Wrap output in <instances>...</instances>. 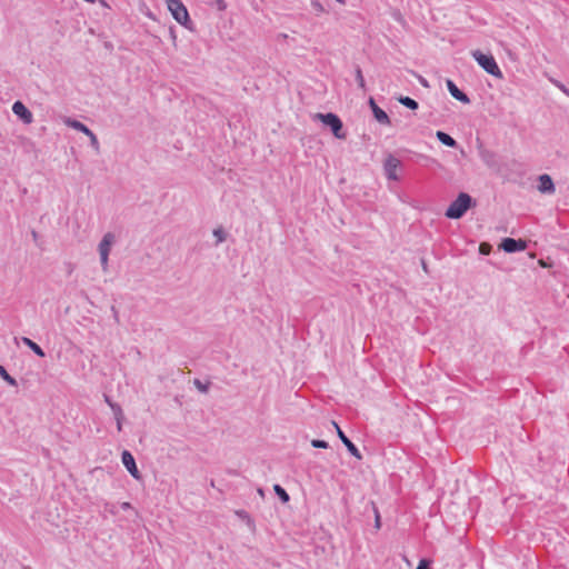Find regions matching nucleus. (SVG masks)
I'll use <instances>...</instances> for the list:
<instances>
[{
    "instance_id": "36",
    "label": "nucleus",
    "mask_w": 569,
    "mask_h": 569,
    "mask_svg": "<svg viewBox=\"0 0 569 569\" xmlns=\"http://www.w3.org/2000/svg\"><path fill=\"white\" fill-rule=\"evenodd\" d=\"M170 37H171V39H172L173 41H176V38H177V37H176L174 29H173L172 27L170 28Z\"/></svg>"
},
{
    "instance_id": "1",
    "label": "nucleus",
    "mask_w": 569,
    "mask_h": 569,
    "mask_svg": "<svg viewBox=\"0 0 569 569\" xmlns=\"http://www.w3.org/2000/svg\"><path fill=\"white\" fill-rule=\"evenodd\" d=\"M476 200L469 193L460 192L446 209L445 216L449 219L458 220L462 218L469 209L476 207Z\"/></svg>"
},
{
    "instance_id": "6",
    "label": "nucleus",
    "mask_w": 569,
    "mask_h": 569,
    "mask_svg": "<svg viewBox=\"0 0 569 569\" xmlns=\"http://www.w3.org/2000/svg\"><path fill=\"white\" fill-rule=\"evenodd\" d=\"M402 168L401 161L393 154L389 153L383 161V170L387 179L398 181L397 170Z\"/></svg>"
},
{
    "instance_id": "4",
    "label": "nucleus",
    "mask_w": 569,
    "mask_h": 569,
    "mask_svg": "<svg viewBox=\"0 0 569 569\" xmlns=\"http://www.w3.org/2000/svg\"><path fill=\"white\" fill-rule=\"evenodd\" d=\"M313 118L320 120L326 127H329L337 139H346L347 134L343 131V123L336 113H316Z\"/></svg>"
},
{
    "instance_id": "37",
    "label": "nucleus",
    "mask_w": 569,
    "mask_h": 569,
    "mask_svg": "<svg viewBox=\"0 0 569 569\" xmlns=\"http://www.w3.org/2000/svg\"><path fill=\"white\" fill-rule=\"evenodd\" d=\"M419 81L423 87H428V81L425 78L420 77Z\"/></svg>"
},
{
    "instance_id": "14",
    "label": "nucleus",
    "mask_w": 569,
    "mask_h": 569,
    "mask_svg": "<svg viewBox=\"0 0 569 569\" xmlns=\"http://www.w3.org/2000/svg\"><path fill=\"white\" fill-rule=\"evenodd\" d=\"M113 240H114V236L111 232L106 233L99 243V253L100 254H109L110 247H111Z\"/></svg>"
},
{
    "instance_id": "41",
    "label": "nucleus",
    "mask_w": 569,
    "mask_h": 569,
    "mask_svg": "<svg viewBox=\"0 0 569 569\" xmlns=\"http://www.w3.org/2000/svg\"><path fill=\"white\" fill-rule=\"evenodd\" d=\"M339 4H342L345 6L346 4V0H336Z\"/></svg>"
},
{
    "instance_id": "12",
    "label": "nucleus",
    "mask_w": 569,
    "mask_h": 569,
    "mask_svg": "<svg viewBox=\"0 0 569 569\" xmlns=\"http://www.w3.org/2000/svg\"><path fill=\"white\" fill-rule=\"evenodd\" d=\"M537 188H538L539 192L545 193V194H552L556 191L553 180L547 173L540 174L538 177V187Z\"/></svg>"
},
{
    "instance_id": "18",
    "label": "nucleus",
    "mask_w": 569,
    "mask_h": 569,
    "mask_svg": "<svg viewBox=\"0 0 569 569\" xmlns=\"http://www.w3.org/2000/svg\"><path fill=\"white\" fill-rule=\"evenodd\" d=\"M397 100L410 110H417L419 107L418 102L408 96H400Z\"/></svg>"
},
{
    "instance_id": "42",
    "label": "nucleus",
    "mask_w": 569,
    "mask_h": 569,
    "mask_svg": "<svg viewBox=\"0 0 569 569\" xmlns=\"http://www.w3.org/2000/svg\"><path fill=\"white\" fill-rule=\"evenodd\" d=\"M259 495L263 496V490L260 488L258 489Z\"/></svg>"
},
{
    "instance_id": "34",
    "label": "nucleus",
    "mask_w": 569,
    "mask_h": 569,
    "mask_svg": "<svg viewBox=\"0 0 569 569\" xmlns=\"http://www.w3.org/2000/svg\"><path fill=\"white\" fill-rule=\"evenodd\" d=\"M111 311H112L116 322L118 323L119 322V312H118L117 308L114 306H112Z\"/></svg>"
},
{
    "instance_id": "2",
    "label": "nucleus",
    "mask_w": 569,
    "mask_h": 569,
    "mask_svg": "<svg viewBox=\"0 0 569 569\" xmlns=\"http://www.w3.org/2000/svg\"><path fill=\"white\" fill-rule=\"evenodd\" d=\"M168 10L171 12L174 20L186 29L193 31L194 24L190 19L187 7L181 0H166Z\"/></svg>"
},
{
    "instance_id": "32",
    "label": "nucleus",
    "mask_w": 569,
    "mask_h": 569,
    "mask_svg": "<svg viewBox=\"0 0 569 569\" xmlns=\"http://www.w3.org/2000/svg\"><path fill=\"white\" fill-rule=\"evenodd\" d=\"M557 88H559L567 97H569V88H567L563 83L560 81H553Z\"/></svg>"
},
{
    "instance_id": "13",
    "label": "nucleus",
    "mask_w": 569,
    "mask_h": 569,
    "mask_svg": "<svg viewBox=\"0 0 569 569\" xmlns=\"http://www.w3.org/2000/svg\"><path fill=\"white\" fill-rule=\"evenodd\" d=\"M446 86L448 91L455 99L465 104L470 103V98L468 97V94L460 90L451 79L446 80Z\"/></svg>"
},
{
    "instance_id": "27",
    "label": "nucleus",
    "mask_w": 569,
    "mask_h": 569,
    "mask_svg": "<svg viewBox=\"0 0 569 569\" xmlns=\"http://www.w3.org/2000/svg\"><path fill=\"white\" fill-rule=\"evenodd\" d=\"M311 6H312V8H313L318 13H323V12H326L325 7L322 6V3H321L319 0H311Z\"/></svg>"
},
{
    "instance_id": "29",
    "label": "nucleus",
    "mask_w": 569,
    "mask_h": 569,
    "mask_svg": "<svg viewBox=\"0 0 569 569\" xmlns=\"http://www.w3.org/2000/svg\"><path fill=\"white\" fill-rule=\"evenodd\" d=\"M481 158L486 163L490 164V161L493 158V153L488 150H483L481 151Z\"/></svg>"
},
{
    "instance_id": "25",
    "label": "nucleus",
    "mask_w": 569,
    "mask_h": 569,
    "mask_svg": "<svg viewBox=\"0 0 569 569\" xmlns=\"http://www.w3.org/2000/svg\"><path fill=\"white\" fill-rule=\"evenodd\" d=\"M210 6L216 7L219 11H224L227 9V2L224 0L211 1Z\"/></svg>"
},
{
    "instance_id": "39",
    "label": "nucleus",
    "mask_w": 569,
    "mask_h": 569,
    "mask_svg": "<svg viewBox=\"0 0 569 569\" xmlns=\"http://www.w3.org/2000/svg\"><path fill=\"white\" fill-rule=\"evenodd\" d=\"M106 398V402L110 406V403H114L113 401H111V399L108 397V396H104Z\"/></svg>"
},
{
    "instance_id": "30",
    "label": "nucleus",
    "mask_w": 569,
    "mask_h": 569,
    "mask_svg": "<svg viewBox=\"0 0 569 569\" xmlns=\"http://www.w3.org/2000/svg\"><path fill=\"white\" fill-rule=\"evenodd\" d=\"M373 511H375V527L377 529H380L381 527V519L378 508L373 505Z\"/></svg>"
},
{
    "instance_id": "16",
    "label": "nucleus",
    "mask_w": 569,
    "mask_h": 569,
    "mask_svg": "<svg viewBox=\"0 0 569 569\" xmlns=\"http://www.w3.org/2000/svg\"><path fill=\"white\" fill-rule=\"evenodd\" d=\"M110 408L113 412L114 419L117 421V429L118 431H121L122 429V421L124 419V415L122 411V408L119 403H110Z\"/></svg>"
},
{
    "instance_id": "28",
    "label": "nucleus",
    "mask_w": 569,
    "mask_h": 569,
    "mask_svg": "<svg viewBox=\"0 0 569 569\" xmlns=\"http://www.w3.org/2000/svg\"><path fill=\"white\" fill-rule=\"evenodd\" d=\"M490 251H491V246H490L489 243H487V242H482V243H480V246H479V252H480L481 254L487 256V254H489V253H490Z\"/></svg>"
},
{
    "instance_id": "35",
    "label": "nucleus",
    "mask_w": 569,
    "mask_h": 569,
    "mask_svg": "<svg viewBox=\"0 0 569 569\" xmlns=\"http://www.w3.org/2000/svg\"><path fill=\"white\" fill-rule=\"evenodd\" d=\"M31 236H32L33 241L40 247V244L38 243L39 233L36 230H32Z\"/></svg>"
},
{
    "instance_id": "19",
    "label": "nucleus",
    "mask_w": 569,
    "mask_h": 569,
    "mask_svg": "<svg viewBox=\"0 0 569 569\" xmlns=\"http://www.w3.org/2000/svg\"><path fill=\"white\" fill-rule=\"evenodd\" d=\"M274 493L278 496L281 502L287 503L290 500L289 493L280 485L273 486Z\"/></svg>"
},
{
    "instance_id": "8",
    "label": "nucleus",
    "mask_w": 569,
    "mask_h": 569,
    "mask_svg": "<svg viewBox=\"0 0 569 569\" xmlns=\"http://www.w3.org/2000/svg\"><path fill=\"white\" fill-rule=\"evenodd\" d=\"M121 461L126 467L127 471L136 479L140 480L142 478L141 472L139 471L134 457L129 450H123L121 453Z\"/></svg>"
},
{
    "instance_id": "17",
    "label": "nucleus",
    "mask_w": 569,
    "mask_h": 569,
    "mask_svg": "<svg viewBox=\"0 0 569 569\" xmlns=\"http://www.w3.org/2000/svg\"><path fill=\"white\" fill-rule=\"evenodd\" d=\"M21 341L29 348L31 349L38 357L40 358H43L46 357V352L43 351V349L38 345L33 340H31L30 338H27V337H22L21 338Z\"/></svg>"
},
{
    "instance_id": "3",
    "label": "nucleus",
    "mask_w": 569,
    "mask_h": 569,
    "mask_svg": "<svg viewBox=\"0 0 569 569\" xmlns=\"http://www.w3.org/2000/svg\"><path fill=\"white\" fill-rule=\"evenodd\" d=\"M471 56L486 72L498 79L503 78V74L492 54L483 53L480 50H473Z\"/></svg>"
},
{
    "instance_id": "26",
    "label": "nucleus",
    "mask_w": 569,
    "mask_h": 569,
    "mask_svg": "<svg viewBox=\"0 0 569 569\" xmlns=\"http://www.w3.org/2000/svg\"><path fill=\"white\" fill-rule=\"evenodd\" d=\"M213 236L217 238L218 243L223 242L227 238L226 232L220 228L213 230Z\"/></svg>"
},
{
    "instance_id": "11",
    "label": "nucleus",
    "mask_w": 569,
    "mask_h": 569,
    "mask_svg": "<svg viewBox=\"0 0 569 569\" xmlns=\"http://www.w3.org/2000/svg\"><path fill=\"white\" fill-rule=\"evenodd\" d=\"M368 104L372 111V114H373V118L380 123V124H385V126H390L391 124V120L389 118V116L387 114V112L385 110H382L375 101V99L372 97L369 98L368 100Z\"/></svg>"
},
{
    "instance_id": "21",
    "label": "nucleus",
    "mask_w": 569,
    "mask_h": 569,
    "mask_svg": "<svg viewBox=\"0 0 569 569\" xmlns=\"http://www.w3.org/2000/svg\"><path fill=\"white\" fill-rule=\"evenodd\" d=\"M355 74H356V80L358 82L359 88L362 91H366L367 90L366 81H365V78H363L362 70H361L360 66H356Z\"/></svg>"
},
{
    "instance_id": "10",
    "label": "nucleus",
    "mask_w": 569,
    "mask_h": 569,
    "mask_svg": "<svg viewBox=\"0 0 569 569\" xmlns=\"http://www.w3.org/2000/svg\"><path fill=\"white\" fill-rule=\"evenodd\" d=\"M12 112L24 123L30 124L33 121L32 112L20 100L12 104Z\"/></svg>"
},
{
    "instance_id": "5",
    "label": "nucleus",
    "mask_w": 569,
    "mask_h": 569,
    "mask_svg": "<svg viewBox=\"0 0 569 569\" xmlns=\"http://www.w3.org/2000/svg\"><path fill=\"white\" fill-rule=\"evenodd\" d=\"M64 123L68 127L72 128L79 132L86 133V136L89 137V139H90V146L97 152H99L100 146H99L98 138H97L96 133L88 126H86L84 123H82L79 120L71 119V118H67Z\"/></svg>"
},
{
    "instance_id": "38",
    "label": "nucleus",
    "mask_w": 569,
    "mask_h": 569,
    "mask_svg": "<svg viewBox=\"0 0 569 569\" xmlns=\"http://www.w3.org/2000/svg\"><path fill=\"white\" fill-rule=\"evenodd\" d=\"M421 264H422L423 270L426 272H428V267H427V263L425 262V260H422Z\"/></svg>"
},
{
    "instance_id": "15",
    "label": "nucleus",
    "mask_w": 569,
    "mask_h": 569,
    "mask_svg": "<svg viewBox=\"0 0 569 569\" xmlns=\"http://www.w3.org/2000/svg\"><path fill=\"white\" fill-rule=\"evenodd\" d=\"M436 138L438 139L439 142H441L442 144H445L447 147L456 148L458 146L457 141L445 131L438 130L436 132Z\"/></svg>"
},
{
    "instance_id": "23",
    "label": "nucleus",
    "mask_w": 569,
    "mask_h": 569,
    "mask_svg": "<svg viewBox=\"0 0 569 569\" xmlns=\"http://www.w3.org/2000/svg\"><path fill=\"white\" fill-rule=\"evenodd\" d=\"M311 446L317 449H327L329 443L321 439H313L311 440Z\"/></svg>"
},
{
    "instance_id": "7",
    "label": "nucleus",
    "mask_w": 569,
    "mask_h": 569,
    "mask_svg": "<svg viewBox=\"0 0 569 569\" xmlns=\"http://www.w3.org/2000/svg\"><path fill=\"white\" fill-rule=\"evenodd\" d=\"M528 243L523 239L503 238L500 243V249L507 253H515L526 250Z\"/></svg>"
},
{
    "instance_id": "31",
    "label": "nucleus",
    "mask_w": 569,
    "mask_h": 569,
    "mask_svg": "<svg viewBox=\"0 0 569 569\" xmlns=\"http://www.w3.org/2000/svg\"><path fill=\"white\" fill-rule=\"evenodd\" d=\"M417 569H432L430 566V561L427 559H421L418 563Z\"/></svg>"
},
{
    "instance_id": "33",
    "label": "nucleus",
    "mask_w": 569,
    "mask_h": 569,
    "mask_svg": "<svg viewBox=\"0 0 569 569\" xmlns=\"http://www.w3.org/2000/svg\"><path fill=\"white\" fill-rule=\"evenodd\" d=\"M108 257H109V254H100V261H101V264H102L103 269L107 268Z\"/></svg>"
},
{
    "instance_id": "20",
    "label": "nucleus",
    "mask_w": 569,
    "mask_h": 569,
    "mask_svg": "<svg viewBox=\"0 0 569 569\" xmlns=\"http://www.w3.org/2000/svg\"><path fill=\"white\" fill-rule=\"evenodd\" d=\"M0 377H1V378H2L7 383H9L10 386H12V387H17V386H18L17 380H16L12 376H10V375L8 373V371L6 370V368H4L2 365H0Z\"/></svg>"
},
{
    "instance_id": "24",
    "label": "nucleus",
    "mask_w": 569,
    "mask_h": 569,
    "mask_svg": "<svg viewBox=\"0 0 569 569\" xmlns=\"http://www.w3.org/2000/svg\"><path fill=\"white\" fill-rule=\"evenodd\" d=\"M237 516L243 520H247V523L248 525H254L253 523V520L251 519V517L249 516V513L246 511V510H238L236 511Z\"/></svg>"
},
{
    "instance_id": "9",
    "label": "nucleus",
    "mask_w": 569,
    "mask_h": 569,
    "mask_svg": "<svg viewBox=\"0 0 569 569\" xmlns=\"http://www.w3.org/2000/svg\"><path fill=\"white\" fill-rule=\"evenodd\" d=\"M332 425L335 426V428L337 430V435H338L339 439L346 446L349 453L352 457H355L356 459L361 460L362 459L361 452L356 447V445L346 436V433L341 430V428L339 427V425L336 421H332Z\"/></svg>"
},
{
    "instance_id": "22",
    "label": "nucleus",
    "mask_w": 569,
    "mask_h": 569,
    "mask_svg": "<svg viewBox=\"0 0 569 569\" xmlns=\"http://www.w3.org/2000/svg\"><path fill=\"white\" fill-rule=\"evenodd\" d=\"M193 385H194V387H196L200 392H203V393L208 392L209 387H210V382H209V381H207V382H202V381H201V380H199V379H194Z\"/></svg>"
},
{
    "instance_id": "40",
    "label": "nucleus",
    "mask_w": 569,
    "mask_h": 569,
    "mask_svg": "<svg viewBox=\"0 0 569 569\" xmlns=\"http://www.w3.org/2000/svg\"><path fill=\"white\" fill-rule=\"evenodd\" d=\"M129 507H130V503H129V502H124V503H122V508H123V509H127V508H129Z\"/></svg>"
}]
</instances>
